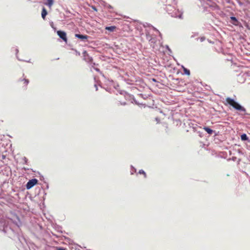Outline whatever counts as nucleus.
Returning <instances> with one entry per match:
<instances>
[{
    "mask_svg": "<svg viewBox=\"0 0 250 250\" xmlns=\"http://www.w3.org/2000/svg\"><path fill=\"white\" fill-rule=\"evenodd\" d=\"M226 102L228 104H229L230 106H232L233 108H234L235 109L237 110L241 111L243 112H246V109L244 107L241 106L237 103L235 102L233 99L230 97H228L226 98Z\"/></svg>",
    "mask_w": 250,
    "mask_h": 250,
    "instance_id": "1",
    "label": "nucleus"
},
{
    "mask_svg": "<svg viewBox=\"0 0 250 250\" xmlns=\"http://www.w3.org/2000/svg\"><path fill=\"white\" fill-rule=\"evenodd\" d=\"M38 182V180L36 179H32L30 180L26 184V187L27 189L31 188L34 187Z\"/></svg>",
    "mask_w": 250,
    "mask_h": 250,
    "instance_id": "2",
    "label": "nucleus"
},
{
    "mask_svg": "<svg viewBox=\"0 0 250 250\" xmlns=\"http://www.w3.org/2000/svg\"><path fill=\"white\" fill-rule=\"evenodd\" d=\"M57 34L59 36V37L62 39L64 42H67V39L66 37V34L65 32L62 31H58Z\"/></svg>",
    "mask_w": 250,
    "mask_h": 250,
    "instance_id": "3",
    "label": "nucleus"
},
{
    "mask_svg": "<svg viewBox=\"0 0 250 250\" xmlns=\"http://www.w3.org/2000/svg\"><path fill=\"white\" fill-rule=\"evenodd\" d=\"M75 37L81 40L82 41L86 42L87 39L90 38L89 36L85 35H82L79 34H75Z\"/></svg>",
    "mask_w": 250,
    "mask_h": 250,
    "instance_id": "4",
    "label": "nucleus"
},
{
    "mask_svg": "<svg viewBox=\"0 0 250 250\" xmlns=\"http://www.w3.org/2000/svg\"><path fill=\"white\" fill-rule=\"evenodd\" d=\"M146 38L151 43L155 42V39L153 38L148 32L146 33Z\"/></svg>",
    "mask_w": 250,
    "mask_h": 250,
    "instance_id": "5",
    "label": "nucleus"
},
{
    "mask_svg": "<svg viewBox=\"0 0 250 250\" xmlns=\"http://www.w3.org/2000/svg\"><path fill=\"white\" fill-rule=\"evenodd\" d=\"M54 3V0H47V1L44 3V4L47 5L49 8H51Z\"/></svg>",
    "mask_w": 250,
    "mask_h": 250,
    "instance_id": "6",
    "label": "nucleus"
},
{
    "mask_svg": "<svg viewBox=\"0 0 250 250\" xmlns=\"http://www.w3.org/2000/svg\"><path fill=\"white\" fill-rule=\"evenodd\" d=\"M47 14V11L45 9V8L44 7H43L42 9V19L43 20L45 19V17Z\"/></svg>",
    "mask_w": 250,
    "mask_h": 250,
    "instance_id": "7",
    "label": "nucleus"
},
{
    "mask_svg": "<svg viewBox=\"0 0 250 250\" xmlns=\"http://www.w3.org/2000/svg\"><path fill=\"white\" fill-rule=\"evenodd\" d=\"M165 9H166V11L168 14H171V11L172 10V7L170 4H168V5H166Z\"/></svg>",
    "mask_w": 250,
    "mask_h": 250,
    "instance_id": "8",
    "label": "nucleus"
},
{
    "mask_svg": "<svg viewBox=\"0 0 250 250\" xmlns=\"http://www.w3.org/2000/svg\"><path fill=\"white\" fill-rule=\"evenodd\" d=\"M204 130H205L208 134L211 135L212 134L213 131L208 127H205L203 128Z\"/></svg>",
    "mask_w": 250,
    "mask_h": 250,
    "instance_id": "9",
    "label": "nucleus"
},
{
    "mask_svg": "<svg viewBox=\"0 0 250 250\" xmlns=\"http://www.w3.org/2000/svg\"><path fill=\"white\" fill-rule=\"evenodd\" d=\"M116 27L115 26H107L105 27V29L110 32H113L115 29Z\"/></svg>",
    "mask_w": 250,
    "mask_h": 250,
    "instance_id": "10",
    "label": "nucleus"
},
{
    "mask_svg": "<svg viewBox=\"0 0 250 250\" xmlns=\"http://www.w3.org/2000/svg\"><path fill=\"white\" fill-rule=\"evenodd\" d=\"M230 19L231 20V21H232V23L234 24V25H237L238 23V21L237 20V19H236L235 17H230Z\"/></svg>",
    "mask_w": 250,
    "mask_h": 250,
    "instance_id": "11",
    "label": "nucleus"
},
{
    "mask_svg": "<svg viewBox=\"0 0 250 250\" xmlns=\"http://www.w3.org/2000/svg\"><path fill=\"white\" fill-rule=\"evenodd\" d=\"M241 139L243 141L248 140V137L246 134H243L241 136Z\"/></svg>",
    "mask_w": 250,
    "mask_h": 250,
    "instance_id": "12",
    "label": "nucleus"
},
{
    "mask_svg": "<svg viewBox=\"0 0 250 250\" xmlns=\"http://www.w3.org/2000/svg\"><path fill=\"white\" fill-rule=\"evenodd\" d=\"M184 71H185V73L187 75L190 74V71L188 69H187L186 68H184Z\"/></svg>",
    "mask_w": 250,
    "mask_h": 250,
    "instance_id": "13",
    "label": "nucleus"
},
{
    "mask_svg": "<svg viewBox=\"0 0 250 250\" xmlns=\"http://www.w3.org/2000/svg\"><path fill=\"white\" fill-rule=\"evenodd\" d=\"M139 173H140V174H143L144 175V176H145V177H146V174L145 172L143 170H142V169L140 170L139 171Z\"/></svg>",
    "mask_w": 250,
    "mask_h": 250,
    "instance_id": "14",
    "label": "nucleus"
},
{
    "mask_svg": "<svg viewBox=\"0 0 250 250\" xmlns=\"http://www.w3.org/2000/svg\"><path fill=\"white\" fill-rule=\"evenodd\" d=\"M152 28H153V29L156 32H157L158 33H159L160 34V35H161V33L160 32H159V31L158 30H157L156 28H155L153 26H152Z\"/></svg>",
    "mask_w": 250,
    "mask_h": 250,
    "instance_id": "15",
    "label": "nucleus"
},
{
    "mask_svg": "<svg viewBox=\"0 0 250 250\" xmlns=\"http://www.w3.org/2000/svg\"><path fill=\"white\" fill-rule=\"evenodd\" d=\"M8 227L7 226L4 227L2 231L6 233L7 232Z\"/></svg>",
    "mask_w": 250,
    "mask_h": 250,
    "instance_id": "16",
    "label": "nucleus"
},
{
    "mask_svg": "<svg viewBox=\"0 0 250 250\" xmlns=\"http://www.w3.org/2000/svg\"><path fill=\"white\" fill-rule=\"evenodd\" d=\"M199 40H200V42H202L206 40V38H205V37H201V38H199Z\"/></svg>",
    "mask_w": 250,
    "mask_h": 250,
    "instance_id": "17",
    "label": "nucleus"
},
{
    "mask_svg": "<svg viewBox=\"0 0 250 250\" xmlns=\"http://www.w3.org/2000/svg\"><path fill=\"white\" fill-rule=\"evenodd\" d=\"M24 81V83L26 84H27L29 83V81L27 79H24L23 80Z\"/></svg>",
    "mask_w": 250,
    "mask_h": 250,
    "instance_id": "18",
    "label": "nucleus"
},
{
    "mask_svg": "<svg viewBox=\"0 0 250 250\" xmlns=\"http://www.w3.org/2000/svg\"><path fill=\"white\" fill-rule=\"evenodd\" d=\"M131 167H132V168H133V169H134V171H131V174H133V172H136V169L135 168H134L132 166H131Z\"/></svg>",
    "mask_w": 250,
    "mask_h": 250,
    "instance_id": "19",
    "label": "nucleus"
},
{
    "mask_svg": "<svg viewBox=\"0 0 250 250\" xmlns=\"http://www.w3.org/2000/svg\"><path fill=\"white\" fill-rule=\"evenodd\" d=\"M94 69L96 71H98V72H100V69H99V68H94Z\"/></svg>",
    "mask_w": 250,
    "mask_h": 250,
    "instance_id": "20",
    "label": "nucleus"
},
{
    "mask_svg": "<svg viewBox=\"0 0 250 250\" xmlns=\"http://www.w3.org/2000/svg\"><path fill=\"white\" fill-rule=\"evenodd\" d=\"M155 120L157 121V123L159 122V119L158 118H156Z\"/></svg>",
    "mask_w": 250,
    "mask_h": 250,
    "instance_id": "21",
    "label": "nucleus"
},
{
    "mask_svg": "<svg viewBox=\"0 0 250 250\" xmlns=\"http://www.w3.org/2000/svg\"><path fill=\"white\" fill-rule=\"evenodd\" d=\"M57 250H66L64 249L63 248H59Z\"/></svg>",
    "mask_w": 250,
    "mask_h": 250,
    "instance_id": "22",
    "label": "nucleus"
},
{
    "mask_svg": "<svg viewBox=\"0 0 250 250\" xmlns=\"http://www.w3.org/2000/svg\"><path fill=\"white\" fill-rule=\"evenodd\" d=\"M94 86H95V88H96V90H98V87H97V85H96V84H95V85H94Z\"/></svg>",
    "mask_w": 250,
    "mask_h": 250,
    "instance_id": "23",
    "label": "nucleus"
},
{
    "mask_svg": "<svg viewBox=\"0 0 250 250\" xmlns=\"http://www.w3.org/2000/svg\"><path fill=\"white\" fill-rule=\"evenodd\" d=\"M152 81H153V82H156V80L155 79H154V78H153V79H152Z\"/></svg>",
    "mask_w": 250,
    "mask_h": 250,
    "instance_id": "24",
    "label": "nucleus"
},
{
    "mask_svg": "<svg viewBox=\"0 0 250 250\" xmlns=\"http://www.w3.org/2000/svg\"><path fill=\"white\" fill-rule=\"evenodd\" d=\"M16 52H17V53L18 52L19 50H18V49H16Z\"/></svg>",
    "mask_w": 250,
    "mask_h": 250,
    "instance_id": "25",
    "label": "nucleus"
},
{
    "mask_svg": "<svg viewBox=\"0 0 250 250\" xmlns=\"http://www.w3.org/2000/svg\"><path fill=\"white\" fill-rule=\"evenodd\" d=\"M17 58L19 60L21 61V60H20V59H19V58H18V56H17Z\"/></svg>",
    "mask_w": 250,
    "mask_h": 250,
    "instance_id": "26",
    "label": "nucleus"
},
{
    "mask_svg": "<svg viewBox=\"0 0 250 250\" xmlns=\"http://www.w3.org/2000/svg\"><path fill=\"white\" fill-rule=\"evenodd\" d=\"M122 104L125 105V103H123V104L122 103Z\"/></svg>",
    "mask_w": 250,
    "mask_h": 250,
    "instance_id": "27",
    "label": "nucleus"
}]
</instances>
